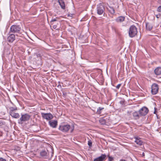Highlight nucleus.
<instances>
[{"instance_id":"1","label":"nucleus","mask_w":161,"mask_h":161,"mask_svg":"<svg viewBox=\"0 0 161 161\" xmlns=\"http://www.w3.org/2000/svg\"><path fill=\"white\" fill-rule=\"evenodd\" d=\"M21 30V28L20 25H14L11 26L9 31L13 33H16V35L17 36L22 37L23 34L20 32Z\"/></svg>"},{"instance_id":"2","label":"nucleus","mask_w":161,"mask_h":161,"mask_svg":"<svg viewBox=\"0 0 161 161\" xmlns=\"http://www.w3.org/2000/svg\"><path fill=\"white\" fill-rule=\"evenodd\" d=\"M70 129L71 130L70 132H72L74 130V127L71 128L70 125L68 124L62 123L58 127L59 130L64 133L67 132Z\"/></svg>"},{"instance_id":"3","label":"nucleus","mask_w":161,"mask_h":161,"mask_svg":"<svg viewBox=\"0 0 161 161\" xmlns=\"http://www.w3.org/2000/svg\"><path fill=\"white\" fill-rule=\"evenodd\" d=\"M31 116L27 114H22L19 119L18 120V123L19 124H22L24 122L28 121L30 119Z\"/></svg>"},{"instance_id":"4","label":"nucleus","mask_w":161,"mask_h":161,"mask_svg":"<svg viewBox=\"0 0 161 161\" xmlns=\"http://www.w3.org/2000/svg\"><path fill=\"white\" fill-rule=\"evenodd\" d=\"M137 33V29L135 26L132 25L129 28V35L130 37H133L136 35Z\"/></svg>"},{"instance_id":"5","label":"nucleus","mask_w":161,"mask_h":161,"mask_svg":"<svg viewBox=\"0 0 161 161\" xmlns=\"http://www.w3.org/2000/svg\"><path fill=\"white\" fill-rule=\"evenodd\" d=\"M97 14L99 15L103 14V15H104L105 14V8L102 3H100L97 5Z\"/></svg>"},{"instance_id":"6","label":"nucleus","mask_w":161,"mask_h":161,"mask_svg":"<svg viewBox=\"0 0 161 161\" xmlns=\"http://www.w3.org/2000/svg\"><path fill=\"white\" fill-rule=\"evenodd\" d=\"M148 108L145 107H143L139 110V112L141 116H145L148 112Z\"/></svg>"},{"instance_id":"7","label":"nucleus","mask_w":161,"mask_h":161,"mask_svg":"<svg viewBox=\"0 0 161 161\" xmlns=\"http://www.w3.org/2000/svg\"><path fill=\"white\" fill-rule=\"evenodd\" d=\"M41 115L42 118L48 120H51L53 118V115L50 113H42Z\"/></svg>"},{"instance_id":"8","label":"nucleus","mask_w":161,"mask_h":161,"mask_svg":"<svg viewBox=\"0 0 161 161\" xmlns=\"http://www.w3.org/2000/svg\"><path fill=\"white\" fill-rule=\"evenodd\" d=\"M158 86L155 83H154L152 86L151 92L153 95L156 94L158 92Z\"/></svg>"},{"instance_id":"9","label":"nucleus","mask_w":161,"mask_h":161,"mask_svg":"<svg viewBox=\"0 0 161 161\" xmlns=\"http://www.w3.org/2000/svg\"><path fill=\"white\" fill-rule=\"evenodd\" d=\"M9 36L7 37V41L9 42H12L15 39V35L9 31Z\"/></svg>"},{"instance_id":"10","label":"nucleus","mask_w":161,"mask_h":161,"mask_svg":"<svg viewBox=\"0 0 161 161\" xmlns=\"http://www.w3.org/2000/svg\"><path fill=\"white\" fill-rule=\"evenodd\" d=\"M109 118V117L108 116L101 118L99 120V122L102 125H106L108 122Z\"/></svg>"},{"instance_id":"11","label":"nucleus","mask_w":161,"mask_h":161,"mask_svg":"<svg viewBox=\"0 0 161 161\" xmlns=\"http://www.w3.org/2000/svg\"><path fill=\"white\" fill-rule=\"evenodd\" d=\"M106 159V155L105 154H102L101 156L94 159L93 161H104Z\"/></svg>"},{"instance_id":"12","label":"nucleus","mask_w":161,"mask_h":161,"mask_svg":"<svg viewBox=\"0 0 161 161\" xmlns=\"http://www.w3.org/2000/svg\"><path fill=\"white\" fill-rule=\"evenodd\" d=\"M154 72L155 75L157 76H159L161 75V67H158L154 69Z\"/></svg>"},{"instance_id":"13","label":"nucleus","mask_w":161,"mask_h":161,"mask_svg":"<svg viewBox=\"0 0 161 161\" xmlns=\"http://www.w3.org/2000/svg\"><path fill=\"white\" fill-rule=\"evenodd\" d=\"M133 118L135 119H138L141 116L139 112L136 111L132 113Z\"/></svg>"},{"instance_id":"14","label":"nucleus","mask_w":161,"mask_h":161,"mask_svg":"<svg viewBox=\"0 0 161 161\" xmlns=\"http://www.w3.org/2000/svg\"><path fill=\"white\" fill-rule=\"evenodd\" d=\"M50 126L53 128H56L58 125V122L56 120H51L49 122Z\"/></svg>"},{"instance_id":"15","label":"nucleus","mask_w":161,"mask_h":161,"mask_svg":"<svg viewBox=\"0 0 161 161\" xmlns=\"http://www.w3.org/2000/svg\"><path fill=\"white\" fill-rule=\"evenodd\" d=\"M40 155L42 157L46 158L48 155V153L45 150H42L40 153Z\"/></svg>"},{"instance_id":"16","label":"nucleus","mask_w":161,"mask_h":161,"mask_svg":"<svg viewBox=\"0 0 161 161\" xmlns=\"http://www.w3.org/2000/svg\"><path fill=\"white\" fill-rule=\"evenodd\" d=\"M58 2L62 9H65V3L63 0H58Z\"/></svg>"},{"instance_id":"17","label":"nucleus","mask_w":161,"mask_h":161,"mask_svg":"<svg viewBox=\"0 0 161 161\" xmlns=\"http://www.w3.org/2000/svg\"><path fill=\"white\" fill-rule=\"evenodd\" d=\"M9 114L12 117L16 119H18L20 117L18 113H15L14 112Z\"/></svg>"},{"instance_id":"18","label":"nucleus","mask_w":161,"mask_h":161,"mask_svg":"<svg viewBox=\"0 0 161 161\" xmlns=\"http://www.w3.org/2000/svg\"><path fill=\"white\" fill-rule=\"evenodd\" d=\"M136 140L135 142L138 145L141 146L142 145L143 142L140 139V138L135 137Z\"/></svg>"},{"instance_id":"19","label":"nucleus","mask_w":161,"mask_h":161,"mask_svg":"<svg viewBox=\"0 0 161 161\" xmlns=\"http://www.w3.org/2000/svg\"><path fill=\"white\" fill-rule=\"evenodd\" d=\"M125 17L124 16H119L117 18L116 21L117 22H121L124 21L125 20Z\"/></svg>"},{"instance_id":"20","label":"nucleus","mask_w":161,"mask_h":161,"mask_svg":"<svg viewBox=\"0 0 161 161\" xmlns=\"http://www.w3.org/2000/svg\"><path fill=\"white\" fill-rule=\"evenodd\" d=\"M146 27L147 30L150 31L152 29L153 25L149 23H147L146 24Z\"/></svg>"},{"instance_id":"21","label":"nucleus","mask_w":161,"mask_h":161,"mask_svg":"<svg viewBox=\"0 0 161 161\" xmlns=\"http://www.w3.org/2000/svg\"><path fill=\"white\" fill-rule=\"evenodd\" d=\"M108 10L109 11V13L112 14H114L115 13V11L114 9L112 7L109 6L107 8Z\"/></svg>"},{"instance_id":"22","label":"nucleus","mask_w":161,"mask_h":161,"mask_svg":"<svg viewBox=\"0 0 161 161\" xmlns=\"http://www.w3.org/2000/svg\"><path fill=\"white\" fill-rule=\"evenodd\" d=\"M9 113L10 114L12 112H14V111L17 110V108L16 107H10L9 108Z\"/></svg>"},{"instance_id":"23","label":"nucleus","mask_w":161,"mask_h":161,"mask_svg":"<svg viewBox=\"0 0 161 161\" xmlns=\"http://www.w3.org/2000/svg\"><path fill=\"white\" fill-rule=\"evenodd\" d=\"M104 108L99 107L97 109L96 113L98 114H100L101 112V111L104 109Z\"/></svg>"},{"instance_id":"24","label":"nucleus","mask_w":161,"mask_h":161,"mask_svg":"<svg viewBox=\"0 0 161 161\" xmlns=\"http://www.w3.org/2000/svg\"><path fill=\"white\" fill-rule=\"evenodd\" d=\"M57 19H56L55 18H52V20H51L50 21V23L51 25H53V22L54 21H57Z\"/></svg>"},{"instance_id":"25","label":"nucleus","mask_w":161,"mask_h":161,"mask_svg":"<svg viewBox=\"0 0 161 161\" xmlns=\"http://www.w3.org/2000/svg\"><path fill=\"white\" fill-rule=\"evenodd\" d=\"M88 144L90 147L92 146V143L91 140H89L88 142Z\"/></svg>"},{"instance_id":"26","label":"nucleus","mask_w":161,"mask_h":161,"mask_svg":"<svg viewBox=\"0 0 161 161\" xmlns=\"http://www.w3.org/2000/svg\"><path fill=\"white\" fill-rule=\"evenodd\" d=\"M112 28L113 31H114L115 32H116L117 28L115 26H112Z\"/></svg>"},{"instance_id":"27","label":"nucleus","mask_w":161,"mask_h":161,"mask_svg":"<svg viewBox=\"0 0 161 161\" xmlns=\"http://www.w3.org/2000/svg\"><path fill=\"white\" fill-rule=\"evenodd\" d=\"M108 161H112L113 159L114 158L113 157H110L109 156H108Z\"/></svg>"},{"instance_id":"28","label":"nucleus","mask_w":161,"mask_h":161,"mask_svg":"<svg viewBox=\"0 0 161 161\" xmlns=\"http://www.w3.org/2000/svg\"><path fill=\"white\" fill-rule=\"evenodd\" d=\"M5 124V122L2 120H0V126H2Z\"/></svg>"},{"instance_id":"29","label":"nucleus","mask_w":161,"mask_h":161,"mask_svg":"<svg viewBox=\"0 0 161 161\" xmlns=\"http://www.w3.org/2000/svg\"><path fill=\"white\" fill-rule=\"evenodd\" d=\"M157 11L158 12L161 11V6L158 7L157 8Z\"/></svg>"},{"instance_id":"30","label":"nucleus","mask_w":161,"mask_h":161,"mask_svg":"<svg viewBox=\"0 0 161 161\" xmlns=\"http://www.w3.org/2000/svg\"><path fill=\"white\" fill-rule=\"evenodd\" d=\"M121 85V84H118L116 87V88L117 89H119V87H120Z\"/></svg>"},{"instance_id":"31","label":"nucleus","mask_w":161,"mask_h":161,"mask_svg":"<svg viewBox=\"0 0 161 161\" xmlns=\"http://www.w3.org/2000/svg\"><path fill=\"white\" fill-rule=\"evenodd\" d=\"M0 161H6V159H4L2 158H0Z\"/></svg>"},{"instance_id":"32","label":"nucleus","mask_w":161,"mask_h":161,"mask_svg":"<svg viewBox=\"0 0 161 161\" xmlns=\"http://www.w3.org/2000/svg\"><path fill=\"white\" fill-rule=\"evenodd\" d=\"M3 134V132L2 131L0 130V137L2 136Z\"/></svg>"},{"instance_id":"33","label":"nucleus","mask_w":161,"mask_h":161,"mask_svg":"<svg viewBox=\"0 0 161 161\" xmlns=\"http://www.w3.org/2000/svg\"><path fill=\"white\" fill-rule=\"evenodd\" d=\"M53 29H55L57 28V25H53Z\"/></svg>"},{"instance_id":"34","label":"nucleus","mask_w":161,"mask_h":161,"mask_svg":"<svg viewBox=\"0 0 161 161\" xmlns=\"http://www.w3.org/2000/svg\"><path fill=\"white\" fill-rule=\"evenodd\" d=\"M156 16L157 18H159L160 17V14L156 15Z\"/></svg>"},{"instance_id":"35","label":"nucleus","mask_w":161,"mask_h":161,"mask_svg":"<svg viewBox=\"0 0 161 161\" xmlns=\"http://www.w3.org/2000/svg\"><path fill=\"white\" fill-rule=\"evenodd\" d=\"M157 113V111L156 110V108H155V111L154 112V114H156V113Z\"/></svg>"},{"instance_id":"36","label":"nucleus","mask_w":161,"mask_h":161,"mask_svg":"<svg viewBox=\"0 0 161 161\" xmlns=\"http://www.w3.org/2000/svg\"><path fill=\"white\" fill-rule=\"evenodd\" d=\"M158 3L161 4V0H158Z\"/></svg>"},{"instance_id":"37","label":"nucleus","mask_w":161,"mask_h":161,"mask_svg":"<svg viewBox=\"0 0 161 161\" xmlns=\"http://www.w3.org/2000/svg\"><path fill=\"white\" fill-rule=\"evenodd\" d=\"M142 155L143 156H145V153L143 152L142 153Z\"/></svg>"},{"instance_id":"38","label":"nucleus","mask_w":161,"mask_h":161,"mask_svg":"<svg viewBox=\"0 0 161 161\" xmlns=\"http://www.w3.org/2000/svg\"><path fill=\"white\" fill-rule=\"evenodd\" d=\"M121 103H124V102L123 101H120V102Z\"/></svg>"}]
</instances>
